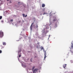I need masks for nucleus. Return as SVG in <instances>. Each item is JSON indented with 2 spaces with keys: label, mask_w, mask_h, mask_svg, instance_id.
<instances>
[{
  "label": "nucleus",
  "mask_w": 73,
  "mask_h": 73,
  "mask_svg": "<svg viewBox=\"0 0 73 73\" xmlns=\"http://www.w3.org/2000/svg\"><path fill=\"white\" fill-rule=\"evenodd\" d=\"M3 36V32H0V37H2Z\"/></svg>",
  "instance_id": "obj_1"
},
{
  "label": "nucleus",
  "mask_w": 73,
  "mask_h": 73,
  "mask_svg": "<svg viewBox=\"0 0 73 73\" xmlns=\"http://www.w3.org/2000/svg\"><path fill=\"white\" fill-rule=\"evenodd\" d=\"M38 69H35L33 71V73H35L38 71Z\"/></svg>",
  "instance_id": "obj_2"
},
{
  "label": "nucleus",
  "mask_w": 73,
  "mask_h": 73,
  "mask_svg": "<svg viewBox=\"0 0 73 73\" xmlns=\"http://www.w3.org/2000/svg\"><path fill=\"white\" fill-rule=\"evenodd\" d=\"M44 59H45V58H46V51H44Z\"/></svg>",
  "instance_id": "obj_3"
},
{
  "label": "nucleus",
  "mask_w": 73,
  "mask_h": 73,
  "mask_svg": "<svg viewBox=\"0 0 73 73\" xmlns=\"http://www.w3.org/2000/svg\"><path fill=\"white\" fill-rule=\"evenodd\" d=\"M34 24V23H32V24H31V26L30 29H31V30H32V26L33 25V24Z\"/></svg>",
  "instance_id": "obj_4"
},
{
  "label": "nucleus",
  "mask_w": 73,
  "mask_h": 73,
  "mask_svg": "<svg viewBox=\"0 0 73 73\" xmlns=\"http://www.w3.org/2000/svg\"><path fill=\"white\" fill-rule=\"evenodd\" d=\"M67 65L66 64H65L64 65H63V67L64 68V69L65 68V67H66V65Z\"/></svg>",
  "instance_id": "obj_5"
},
{
  "label": "nucleus",
  "mask_w": 73,
  "mask_h": 73,
  "mask_svg": "<svg viewBox=\"0 0 73 73\" xmlns=\"http://www.w3.org/2000/svg\"><path fill=\"white\" fill-rule=\"evenodd\" d=\"M45 5L44 4H42V7H45Z\"/></svg>",
  "instance_id": "obj_6"
},
{
  "label": "nucleus",
  "mask_w": 73,
  "mask_h": 73,
  "mask_svg": "<svg viewBox=\"0 0 73 73\" xmlns=\"http://www.w3.org/2000/svg\"><path fill=\"white\" fill-rule=\"evenodd\" d=\"M56 20H57V19H56V17L54 18V20H53V21H56Z\"/></svg>",
  "instance_id": "obj_7"
},
{
  "label": "nucleus",
  "mask_w": 73,
  "mask_h": 73,
  "mask_svg": "<svg viewBox=\"0 0 73 73\" xmlns=\"http://www.w3.org/2000/svg\"><path fill=\"white\" fill-rule=\"evenodd\" d=\"M3 45L5 46L6 44V43L5 42H3Z\"/></svg>",
  "instance_id": "obj_8"
},
{
  "label": "nucleus",
  "mask_w": 73,
  "mask_h": 73,
  "mask_svg": "<svg viewBox=\"0 0 73 73\" xmlns=\"http://www.w3.org/2000/svg\"><path fill=\"white\" fill-rule=\"evenodd\" d=\"M35 66H33L32 68V70H33L34 68H35Z\"/></svg>",
  "instance_id": "obj_9"
},
{
  "label": "nucleus",
  "mask_w": 73,
  "mask_h": 73,
  "mask_svg": "<svg viewBox=\"0 0 73 73\" xmlns=\"http://www.w3.org/2000/svg\"><path fill=\"white\" fill-rule=\"evenodd\" d=\"M47 14V13H45V12H44V13L43 14V15H46Z\"/></svg>",
  "instance_id": "obj_10"
},
{
  "label": "nucleus",
  "mask_w": 73,
  "mask_h": 73,
  "mask_svg": "<svg viewBox=\"0 0 73 73\" xmlns=\"http://www.w3.org/2000/svg\"><path fill=\"white\" fill-rule=\"evenodd\" d=\"M2 16H0V19H2Z\"/></svg>",
  "instance_id": "obj_11"
},
{
  "label": "nucleus",
  "mask_w": 73,
  "mask_h": 73,
  "mask_svg": "<svg viewBox=\"0 0 73 73\" xmlns=\"http://www.w3.org/2000/svg\"><path fill=\"white\" fill-rule=\"evenodd\" d=\"M71 48H73V44H72L71 45Z\"/></svg>",
  "instance_id": "obj_12"
},
{
  "label": "nucleus",
  "mask_w": 73,
  "mask_h": 73,
  "mask_svg": "<svg viewBox=\"0 0 73 73\" xmlns=\"http://www.w3.org/2000/svg\"><path fill=\"white\" fill-rule=\"evenodd\" d=\"M2 53V51L1 50H0V54H1Z\"/></svg>",
  "instance_id": "obj_13"
},
{
  "label": "nucleus",
  "mask_w": 73,
  "mask_h": 73,
  "mask_svg": "<svg viewBox=\"0 0 73 73\" xmlns=\"http://www.w3.org/2000/svg\"><path fill=\"white\" fill-rule=\"evenodd\" d=\"M41 50H44V47H42L41 48Z\"/></svg>",
  "instance_id": "obj_14"
},
{
  "label": "nucleus",
  "mask_w": 73,
  "mask_h": 73,
  "mask_svg": "<svg viewBox=\"0 0 73 73\" xmlns=\"http://www.w3.org/2000/svg\"><path fill=\"white\" fill-rule=\"evenodd\" d=\"M21 56V54L19 55V58H20Z\"/></svg>",
  "instance_id": "obj_15"
},
{
  "label": "nucleus",
  "mask_w": 73,
  "mask_h": 73,
  "mask_svg": "<svg viewBox=\"0 0 73 73\" xmlns=\"http://www.w3.org/2000/svg\"><path fill=\"white\" fill-rule=\"evenodd\" d=\"M9 3H12L11 1H9Z\"/></svg>",
  "instance_id": "obj_16"
},
{
  "label": "nucleus",
  "mask_w": 73,
  "mask_h": 73,
  "mask_svg": "<svg viewBox=\"0 0 73 73\" xmlns=\"http://www.w3.org/2000/svg\"><path fill=\"white\" fill-rule=\"evenodd\" d=\"M18 3H19V5H20V3H21V2H18Z\"/></svg>",
  "instance_id": "obj_17"
},
{
  "label": "nucleus",
  "mask_w": 73,
  "mask_h": 73,
  "mask_svg": "<svg viewBox=\"0 0 73 73\" xmlns=\"http://www.w3.org/2000/svg\"><path fill=\"white\" fill-rule=\"evenodd\" d=\"M1 23H3L4 21L3 20H2L1 21Z\"/></svg>",
  "instance_id": "obj_18"
},
{
  "label": "nucleus",
  "mask_w": 73,
  "mask_h": 73,
  "mask_svg": "<svg viewBox=\"0 0 73 73\" xmlns=\"http://www.w3.org/2000/svg\"><path fill=\"white\" fill-rule=\"evenodd\" d=\"M13 19H11L10 21H13Z\"/></svg>",
  "instance_id": "obj_19"
},
{
  "label": "nucleus",
  "mask_w": 73,
  "mask_h": 73,
  "mask_svg": "<svg viewBox=\"0 0 73 73\" xmlns=\"http://www.w3.org/2000/svg\"><path fill=\"white\" fill-rule=\"evenodd\" d=\"M32 58H31V62H32Z\"/></svg>",
  "instance_id": "obj_20"
},
{
  "label": "nucleus",
  "mask_w": 73,
  "mask_h": 73,
  "mask_svg": "<svg viewBox=\"0 0 73 73\" xmlns=\"http://www.w3.org/2000/svg\"><path fill=\"white\" fill-rule=\"evenodd\" d=\"M21 22V21H19V23H20Z\"/></svg>",
  "instance_id": "obj_21"
},
{
  "label": "nucleus",
  "mask_w": 73,
  "mask_h": 73,
  "mask_svg": "<svg viewBox=\"0 0 73 73\" xmlns=\"http://www.w3.org/2000/svg\"><path fill=\"white\" fill-rule=\"evenodd\" d=\"M27 66H24V67L26 68V67Z\"/></svg>",
  "instance_id": "obj_22"
},
{
  "label": "nucleus",
  "mask_w": 73,
  "mask_h": 73,
  "mask_svg": "<svg viewBox=\"0 0 73 73\" xmlns=\"http://www.w3.org/2000/svg\"><path fill=\"white\" fill-rule=\"evenodd\" d=\"M23 16L24 17V16H25V14H23Z\"/></svg>",
  "instance_id": "obj_23"
},
{
  "label": "nucleus",
  "mask_w": 73,
  "mask_h": 73,
  "mask_svg": "<svg viewBox=\"0 0 73 73\" xmlns=\"http://www.w3.org/2000/svg\"><path fill=\"white\" fill-rule=\"evenodd\" d=\"M27 15H26L25 16V17H27Z\"/></svg>",
  "instance_id": "obj_24"
},
{
  "label": "nucleus",
  "mask_w": 73,
  "mask_h": 73,
  "mask_svg": "<svg viewBox=\"0 0 73 73\" xmlns=\"http://www.w3.org/2000/svg\"><path fill=\"white\" fill-rule=\"evenodd\" d=\"M38 26L36 25V28H38Z\"/></svg>",
  "instance_id": "obj_25"
},
{
  "label": "nucleus",
  "mask_w": 73,
  "mask_h": 73,
  "mask_svg": "<svg viewBox=\"0 0 73 73\" xmlns=\"http://www.w3.org/2000/svg\"><path fill=\"white\" fill-rule=\"evenodd\" d=\"M7 1H9V0H7Z\"/></svg>",
  "instance_id": "obj_26"
}]
</instances>
